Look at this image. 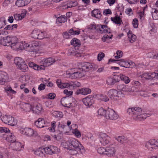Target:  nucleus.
Instances as JSON below:
<instances>
[{"label":"nucleus","mask_w":158,"mask_h":158,"mask_svg":"<svg viewBox=\"0 0 158 158\" xmlns=\"http://www.w3.org/2000/svg\"><path fill=\"white\" fill-rule=\"evenodd\" d=\"M46 122L43 118H39L35 123V125L38 128H43L46 126Z\"/></svg>","instance_id":"nucleus-24"},{"label":"nucleus","mask_w":158,"mask_h":158,"mask_svg":"<svg viewBox=\"0 0 158 158\" xmlns=\"http://www.w3.org/2000/svg\"><path fill=\"white\" fill-rule=\"evenodd\" d=\"M0 132L1 133L5 132L8 133L10 132V131L7 128L5 127H0Z\"/></svg>","instance_id":"nucleus-59"},{"label":"nucleus","mask_w":158,"mask_h":158,"mask_svg":"<svg viewBox=\"0 0 158 158\" xmlns=\"http://www.w3.org/2000/svg\"><path fill=\"white\" fill-rule=\"evenodd\" d=\"M26 12L21 13L20 14L17 13H14L13 15L14 19L17 21L21 20L23 19L26 15Z\"/></svg>","instance_id":"nucleus-27"},{"label":"nucleus","mask_w":158,"mask_h":158,"mask_svg":"<svg viewBox=\"0 0 158 158\" xmlns=\"http://www.w3.org/2000/svg\"><path fill=\"white\" fill-rule=\"evenodd\" d=\"M14 63L15 64L18 66H19L22 63H23L25 61L20 57H16L14 60Z\"/></svg>","instance_id":"nucleus-35"},{"label":"nucleus","mask_w":158,"mask_h":158,"mask_svg":"<svg viewBox=\"0 0 158 158\" xmlns=\"http://www.w3.org/2000/svg\"><path fill=\"white\" fill-rule=\"evenodd\" d=\"M54 114L55 117L59 118H62L63 116V113L61 112H56Z\"/></svg>","instance_id":"nucleus-53"},{"label":"nucleus","mask_w":158,"mask_h":158,"mask_svg":"<svg viewBox=\"0 0 158 158\" xmlns=\"http://www.w3.org/2000/svg\"><path fill=\"white\" fill-rule=\"evenodd\" d=\"M6 139L9 142L11 143L15 142L16 140L15 136L12 133H11L10 134L8 135L7 136Z\"/></svg>","instance_id":"nucleus-32"},{"label":"nucleus","mask_w":158,"mask_h":158,"mask_svg":"<svg viewBox=\"0 0 158 158\" xmlns=\"http://www.w3.org/2000/svg\"><path fill=\"white\" fill-rule=\"evenodd\" d=\"M46 153L45 148H40L36 149L34 152V153L38 156L43 157L44 153Z\"/></svg>","instance_id":"nucleus-26"},{"label":"nucleus","mask_w":158,"mask_h":158,"mask_svg":"<svg viewBox=\"0 0 158 158\" xmlns=\"http://www.w3.org/2000/svg\"><path fill=\"white\" fill-rule=\"evenodd\" d=\"M99 139L101 143L105 146L111 141L110 137L104 133H101L99 136Z\"/></svg>","instance_id":"nucleus-8"},{"label":"nucleus","mask_w":158,"mask_h":158,"mask_svg":"<svg viewBox=\"0 0 158 158\" xmlns=\"http://www.w3.org/2000/svg\"><path fill=\"white\" fill-rule=\"evenodd\" d=\"M82 101L84 104L87 106H92L94 102L93 98L89 96L83 98Z\"/></svg>","instance_id":"nucleus-19"},{"label":"nucleus","mask_w":158,"mask_h":158,"mask_svg":"<svg viewBox=\"0 0 158 158\" xmlns=\"http://www.w3.org/2000/svg\"><path fill=\"white\" fill-rule=\"evenodd\" d=\"M116 56H115L114 57L116 59H119L122 56L123 52L122 51L118 50L117 51L116 53Z\"/></svg>","instance_id":"nucleus-56"},{"label":"nucleus","mask_w":158,"mask_h":158,"mask_svg":"<svg viewBox=\"0 0 158 158\" xmlns=\"http://www.w3.org/2000/svg\"><path fill=\"white\" fill-rule=\"evenodd\" d=\"M100 27V25L97 26H95L94 24L90 25L88 26V28L90 30H94L96 29L97 31H99V28Z\"/></svg>","instance_id":"nucleus-52"},{"label":"nucleus","mask_w":158,"mask_h":158,"mask_svg":"<svg viewBox=\"0 0 158 158\" xmlns=\"http://www.w3.org/2000/svg\"><path fill=\"white\" fill-rule=\"evenodd\" d=\"M157 50H153L148 53V56L150 58L154 59V56H156Z\"/></svg>","instance_id":"nucleus-49"},{"label":"nucleus","mask_w":158,"mask_h":158,"mask_svg":"<svg viewBox=\"0 0 158 158\" xmlns=\"http://www.w3.org/2000/svg\"><path fill=\"white\" fill-rule=\"evenodd\" d=\"M111 19L114 23L118 26H120L121 23H123L122 19L118 15H116L114 17H111Z\"/></svg>","instance_id":"nucleus-29"},{"label":"nucleus","mask_w":158,"mask_h":158,"mask_svg":"<svg viewBox=\"0 0 158 158\" xmlns=\"http://www.w3.org/2000/svg\"><path fill=\"white\" fill-rule=\"evenodd\" d=\"M112 36L113 35H112L110 36L108 35H105L102 38V40L104 42L106 41L107 42H109V40L111 39Z\"/></svg>","instance_id":"nucleus-50"},{"label":"nucleus","mask_w":158,"mask_h":158,"mask_svg":"<svg viewBox=\"0 0 158 158\" xmlns=\"http://www.w3.org/2000/svg\"><path fill=\"white\" fill-rule=\"evenodd\" d=\"M105 55L102 52L99 53L98 55V60L99 61H101L102 58L104 57Z\"/></svg>","instance_id":"nucleus-64"},{"label":"nucleus","mask_w":158,"mask_h":158,"mask_svg":"<svg viewBox=\"0 0 158 158\" xmlns=\"http://www.w3.org/2000/svg\"><path fill=\"white\" fill-rule=\"evenodd\" d=\"M106 150V148H105L103 147H100L98 149V152L100 154L105 155Z\"/></svg>","instance_id":"nucleus-54"},{"label":"nucleus","mask_w":158,"mask_h":158,"mask_svg":"<svg viewBox=\"0 0 158 158\" xmlns=\"http://www.w3.org/2000/svg\"><path fill=\"white\" fill-rule=\"evenodd\" d=\"M80 64L81 68L71 69L72 70V72L68 74L70 78L72 79L81 78L85 75L84 71L85 72L89 70L93 71L94 70V64L92 63L83 62L80 63Z\"/></svg>","instance_id":"nucleus-2"},{"label":"nucleus","mask_w":158,"mask_h":158,"mask_svg":"<svg viewBox=\"0 0 158 158\" xmlns=\"http://www.w3.org/2000/svg\"><path fill=\"white\" fill-rule=\"evenodd\" d=\"M106 150L105 155L110 157L114 156L116 151V148L112 145L106 147Z\"/></svg>","instance_id":"nucleus-14"},{"label":"nucleus","mask_w":158,"mask_h":158,"mask_svg":"<svg viewBox=\"0 0 158 158\" xmlns=\"http://www.w3.org/2000/svg\"><path fill=\"white\" fill-rule=\"evenodd\" d=\"M118 61L117 63L120 66L126 68H132L135 65V63L131 61L121 60H118Z\"/></svg>","instance_id":"nucleus-11"},{"label":"nucleus","mask_w":158,"mask_h":158,"mask_svg":"<svg viewBox=\"0 0 158 158\" xmlns=\"http://www.w3.org/2000/svg\"><path fill=\"white\" fill-rule=\"evenodd\" d=\"M67 18L65 15H61L57 18L56 19V22H58L59 23H65L67 21Z\"/></svg>","instance_id":"nucleus-41"},{"label":"nucleus","mask_w":158,"mask_h":158,"mask_svg":"<svg viewBox=\"0 0 158 158\" xmlns=\"http://www.w3.org/2000/svg\"><path fill=\"white\" fill-rule=\"evenodd\" d=\"M73 132L76 137L78 138L80 137L81 136V133L77 129H75Z\"/></svg>","instance_id":"nucleus-57"},{"label":"nucleus","mask_w":158,"mask_h":158,"mask_svg":"<svg viewBox=\"0 0 158 158\" xmlns=\"http://www.w3.org/2000/svg\"><path fill=\"white\" fill-rule=\"evenodd\" d=\"M106 110H104L102 108H100L98 111V115L101 116L106 115Z\"/></svg>","instance_id":"nucleus-47"},{"label":"nucleus","mask_w":158,"mask_h":158,"mask_svg":"<svg viewBox=\"0 0 158 158\" xmlns=\"http://www.w3.org/2000/svg\"><path fill=\"white\" fill-rule=\"evenodd\" d=\"M154 73H145L140 75L141 78L143 79H145L147 81H151L153 80L155 75Z\"/></svg>","instance_id":"nucleus-20"},{"label":"nucleus","mask_w":158,"mask_h":158,"mask_svg":"<svg viewBox=\"0 0 158 158\" xmlns=\"http://www.w3.org/2000/svg\"><path fill=\"white\" fill-rule=\"evenodd\" d=\"M18 68L23 71H26L28 68L27 65L26 64L25 62L22 63L19 66H18Z\"/></svg>","instance_id":"nucleus-45"},{"label":"nucleus","mask_w":158,"mask_h":158,"mask_svg":"<svg viewBox=\"0 0 158 158\" xmlns=\"http://www.w3.org/2000/svg\"><path fill=\"white\" fill-rule=\"evenodd\" d=\"M35 109L36 110V113L40 112L42 110V105L40 104L37 105L35 107Z\"/></svg>","instance_id":"nucleus-63"},{"label":"nucleus","mask_w":158,"mask_h":158,"mask_svg":"<svg viewBox=\"0 0 158 158\" xmlns=\"http://www.w3.org/2000/svg\"><path fill=\"white\" fill-rule=\"evenodd\" d=\"M10 146L13 150L18 151H19L23 147V146L20 142L16 141L11 143Z\"/></svg>","instance_id":"nucleus-25"},{"label":"nucleus","mask_w":158,"mask_h":158,"mask_svg":"<svg viewBox=\"0 0 158 158\" xmlns=\"http://www.w3.org/2000/svg\"><path fill=\"white\" fill-rule=\"evenodd\" d=\"M151 13L153 19H158V10L156 9L153 8L152 9Z\"/></svg>","instance_id":"nucleus-36"},{"label":"nucleus","mask_w":158,"mask_h":158,"mask_svg":"<svg viewBox=\"0 0 158 158\" xmlns=\"http://www.w3.org/2000/svg\"><path fill=\"white\" fill-rule=\"evenodd\" d=\"M143 112L141 108L137 107L129 108L127 110V113L131 115L133 119L136 121L143 120L151 115V113Z\"/></svg>","instance_id":"nucleus-3"},{"label":"nucleus","mask_w":158,"mask_h":158,"mask_svg":"<svg viewBox=\"0 0 158 158\" xmlns=\"http://www.w3.org/2000/svg\"><path fill=\"white\" fill-rule=\"evenodd\" d=\"M69 33L72 35H78L80 33V30L71 28L69 30Z\"/></svg>","instance_id":"nucleus-42"},{"label":"nucleus","mask_w":158,"mask_h":158,"mask_svg":"<svg viewBox=\"0 0 158 158\" xmlns=\"http://www.w3.org/2000/svg\"><path fill=\"white\" fill-rule=\"evenodd\" d=\"M92 16L97 18L99 19L101 16V14L98 9H95L92 12Z\"/></svg>","instance_id":"nucleus-33"},{"label":"nucleus","mask_w":158,"mask_h":158,"mask_svg":"<svg viewBox=\"0 0 158 158\" xmlns=\"http://www.w3.org/2000/svg\"><path fill=\"white\" fill-rule=\"evenodd\" d=\"M120 93L116 89H111L108 92L107 95L111 98L117 100L119 99V95Z\"/></svg>","instance_id":"nucleus-15"},{"label":"nucleus","mask_w":158,"mask_h":158,"mask_svg":"<svg viewBox=\"0 0 158 158\" xmlns=\"http://www.w3.org/2000/svg\"><path fill=\"white\" fill-rule=\"evenodd\" d=\"M62 145L64 148L69 150L68 152L71 155H76L84 151V148L82 145L74 138H71L67 141L62 142Z\"/></svg>","instance_id":"nucleus-1"},{"label":"nucleus","mask_w":158,"mask_h":158,"mask_svg":"<svg viewBox=\"0 0 158 158\" xmlns=\"http://www.w3.org/2000/svg\"><path fill=\"white\" fill-rule=\"evenodd\" d=\"M24 49L28 52H36V46L35 44L26 43L24 44Z\"/></svg>","instance_id":"nucleus-16"},{"label":"nucleus","mask_w":158,"mask_h":158,"mask_svg":"<svg viewBox=\"0 0 158 158\" xmlns=\"http://www.w3.org/2000/svg\"><path fill=\"white\" fill-rule=\"evenodd\" d=\"M1 120L5 123L13 126L16 125L17 123L16 121L15 120L14 118L10 115L3 116Z\"/></svg>","instance_id":"nucleus-6"},{"label":"nucleus","mask_w":158,"mask_h":158,"mask_svg":"<svg viewBox=\"0 0 158 158\" xmlns=\"http://www.w3.org/2000/svg\"><path fill=\"white\" fill-rule=\"evenodd\" d=\"M14 0H5L3 2V6H6L13 2Z\"/></svg>","instance_id":"nucleus-62"},{"label":"nucleus","mask_w":158,"mask_h":158,"mask_svg":"<svg viewBox=\"0 0 158 158\" xmlns=\"http://www.w3.org/2000/svg\"><path fill=\"white\" fill-rule=\"evenodd\" d=\"M71 44L75 47L78 46L80 45V41L78 39L74 38L71 40Z\"/></svg>","instance_id":"nucleus-40"},{"label":"nucleus","mask_w":158,"mask_h":158,"mask_svg":"<svg viewBox=\"0 0 158 158\" xmlns=\"http://www.w3.org/2000/svg\"><path fill=\"white\" fill-rule=\"evenodd\" d=\"M45 150L46 154L51 155L57 153L59 152L60 150L56 146L54 145H50L45 148Z\"/></svg>","instance_id":"nucleus-12"},{"label":"nucleus","mask_w":158,"mask_h":158,"mask_svg":"<svg viewBox=\"0 0 158 158\" xmlns=\"http://www.w3.org/2000/svg\"><path fill=\"white\" fill-rule=\"evenodd\" d=\"M128 37V40L131 43H133L136 41V36L135 35L133 34L132 31H129L127 33Z\"/></svg>","instance_id":"nucleus-30"},{"label":"nucleus","mask_w":158,"mask_h":158,"mask_svg":"<svg viewBox=\"0 0 158 158\" xmlns=\"http://www.w3.org/2000/svg\"><path fill=\"white\" fill-rule=\"evenodd\" d=\"M15 4L19 7H23L26 5L24 0H17Z\"/></svg>","instance_id":"nucleus-46"},{"label":"nucleus","mask_w":158,"mask_h":158,"mask_svg":"<svg viewBox=\"0 0 158 158\" xmlns=\"http://www.w3.org/2000/svg\"><path fill=\"white\" fill-rule=\"evenodd\" d=\"M114 138L115 140L120 143H123L126 142V139L123 136H116L114 137Z\"/></svg>","instance_id":"nucleus-39"},{"label":"nucleus","mask_w":158,"mask_h":158,"mask_svg":"<svg viewBox=\"0 0 158 158\" xmlns=\"http://www.w3.org/2000/svg\"><path fill=\"white\" fill-rule=\"evenodd\" d=\"M151 140L149 142H147L145 144V147L150 151H152L153 148H154V146L152 144Z\"/></svg>","instance_id":"nucleus-43"},{"label":"nucleus","mask_w":158,"mask_h":158,"mask_svg":"<svg viewBox=\"0 0 158 158\" xmlns=\"http://www.w3.org/2000/svg\"><path fill=\"white\" fill-rule=\"evenodd\" d=\"M5 90L6 92H9L10 93H11L12 94H15L16 92L13 90L11 87H6L5 88Z\"/></svg>","instance_id":"nucleus-60"},{"label":"nucleus","mask_w":158,"mask_h":158,"mask_svg":"<svg viewBox=\"0 0 158 158\" xmlns=\"http://www.w3.org/2000/svg\"><path fill=\"white\" fill-rule=\"evenodd\" d=\"M132 84L133 85L137 87V88L135 87L136 88H138V89H141L142 90H144L145 91V92H144L143 91L142 92H141V93L142 94H144V95L143 96L144 97H145L146 95V94H145V93L146 92V90L145 89H143L142 88H138V87L140 86V85H141V84L139 83V81H133L132 83Z\"/></svg>","instance_id":"nucleus-44"},{"label":"nucleus","mask_w":158,"mask_h":158,"mask_svg":"<svg viewBox=\"0 0 158 158\" xmlns=\"http://www.w3.org/2000/svg\"><path fill=\"white\" fill-rule=\"evenodd\" d=\"M152 144H153L154 147V148L155 149H156L158 147V139L156 140L155 139H152L151 140Z\"/></svg>","instance_id":"nucleus-58"},{"label":"nucleus","mask_w":158,"mask_h":158,"mask_svg":"<svg viewBox=\"0 0 158 158\" xmlns=\"http://www.w3.org/2000/svg\"><path fill=\"white\" fill-rule=\"evenodd\" d=\"M118 80L114 77H109L107 79L106 84L109 85H114L116 83L118 82Z\"/></svg>","instance_id":"nucleus-31"},{"label":"nucleus","mask_w":158,"mask_h":158,"mask_svg":"<svg viewBox=\"0 0 158 158\" xmlns=\"http://www.w3.org/2000/svg\"><path fill=\"white\" fill-rule=\"evenodd\" d=\"M63 36L65 39H69L71 38L72 35L69 33V30L68 32H65L63 33Z\"/></svg>","instance_id":"nucleus-55"},{"label":"nucleus","mask_w":158,"mask_h":158,"mask_svg":"<svg viewBox=\"0 0 158 158\" xmlns=\"http://www.w3.org/2000/svg\"><path fill=\"white\" fill-rule=\"evenodd\" d=\"M106 114L105 117L107 119L112 120H116L118 117V115L115 113V111L110 109L108 108L106 109Z\"/></svg>","instance_id":"nucleus-7"},{"label":"nucleus","mask_w":158,"mask_h":158,"mask_svg":"<svg viewBox=\"0 0 158 158\" xmlns=\"http://www.w3.org/2000/svg\"><path fill=\"white\" fill-rule=\"evenodd\" d=\"M56 83L57 86L61 89L69 88L70 89H73L74 88L78 87L81 85V83L77 81H76L72 83H62L60 80H58Z\"/></svg>","instance_id":"nucleus-4"},{"label":"nucleus","mask_w":158,"mask_h":158,"mask_svg":"<svg viewBox=\"0 0 158 158\" xmlns=\"http://www.w3.org/2000/svg\"><path fill=\"white\" fill-rule=\"evenodd\" d=\"M70 98L69 97H65L62 98L61 102L63 105L68 108H70L71 107L74 106V104L71 102H69Z\"/></svg>","instance_id":"nucleus-18"},{"label":"nucleus","mask_w":158,"mask_h":158,"mask_svg":"<svg viewBox=\"0 0 158 158\" xmlns=\"http://www.w3.org/2000/svg\"><path fill=\"white\" fill-rule=\"evenodd\" d=\"M132 24L134 28H137L138 26V19L136 18L134 19L133 20Z\"/></svg>","instance_id":"nucleus-61"},{"label":"nucleus","mask_w":158,"mask_h":158,"mask_svg":"<svg viewBox=\"0 0 158 158\" xmlns=\"http://www.w3.org/2000/svg\"><path fill=\"white\" fill-rule=\"evenodd\" d=\"M77 54H79L77 52L76 53L75 48L74 47L70 48L68 50V55L70 56H74Z\"/></svg>","instance_id":"nucleus-38"},{"label":"nucleus","mask_w":158,"mask_h":158,"mask_svg":"<svg viewBox=\"0 0 158 158\" xmlns=\"http://www.w3.org/2000/svg\"><path fill=\"white\" fill-rule=\"evenodd\" d=\"M19 131L20 133L29 137L34 136L36 132L33 129L28 127L22 128Z\"/></svg>","instance_id":"nucleus-9"},{"label":"nucleus","mask_w":158,"mask_h":158,"mask_svg":"<svg viewBox=\"0 0 158 158\" xmlns=\"http://www.w3.org/2000/svg\"><path fill=\"white\" fill-rule=\"evenodd\" d=\"M44 33V32L40 31L37 29H35L31 32V36L34 39H42L45 37Z\"/></svg>","instance_id":"nucleus-10"},{"label":"nucleus","mask_w":158,"mask_h":158,"mask_svg":"<svg viewBox=\"0 0 158 158\" xmlns=\"http://www.w3.org/2000/svg\"><path fill=\"white\" fill-rule=\"evenodd\" d=\"M55 62V60L54 59L49 57L43 59L40 61V63L44 66H47L51 65Z\"/></svg>","instance_id":"nucleus-17"},{"label":"nucleus","mask_w":158,"mask_h":158,"mask_svg":"<svg viewBox=\"0 0 158 158\" xmlns=\"http://www.w3.org/2000/svg\"><path fill=\"white\" fill-rule=\"evenodd\" d=\"M6 20L4 17L0 18V29L6 25Z\"/></svg>","instance_id":"nucleus-51"},{"label":"nucleus","mask_w":158,"mask_h":158,"mask_svg":"<svg viewBox=\"0 0 158 158\" xmlns=\"http://www.w3.org/2000/svg\"><path fill=\"white\" fill-rule=\"evenodd\" d=\"M24 105V108L23 109L25 111L29 112L32 110L33 112H34V110L32 109L33 106L31 105L28 103H25Z\"/></svg>","instance_id":"nucleus-34"},{"label":"nucleus","mask_w":158,"mask_h":158,"mask_svg":"<svg viewBox=\"0 0 158 158\" xmlns=\"http://www.w3.org/2000/svg\"><path fill=\"white\" fill-rule=\"evenodd\" d=\"M99 31L101 33H110V29L108 28L107 26L106 25H100Z\"/></svg>","instance_id":"nucleus-28"},{"label":"nucleus","mask_w":158,"mask_h":158,"mask_svg":"<svg viewBox=\"0 0 158 158\" xmlns=\"http://www.w3.org/2000/svg\"><path fill=\"white\" fill-rule=\"evenodd\" d=\"M119 76L121 79L126 84L128 83L130 81V80L129 77L123 74H120L119 75Z\"/></svg>","instance_id":"nucleus-37"},{"label":"nucleus","mask_w":158,"mask_h":158,"mask_svg":"<svg viewBox=\"0 0 158 158\" xmlns=\"http://www.w3.org/2000/svg\"><path fill=\"white\" fill-rule=\"evenodd\" d=\"M91 92V89L88 88H83L81 89H77L76 91V94L79 95L81 94L85 95L90 94Z\"/></svg>","instance_id":"nucleus-21"},{"label":"nucleus","mask_w":158,"mask_h":158,"mask_svg":"<svg viewBox=\"0 0 158 158\" xmlns=\"http://www.w3.org/2000/svg\"><path fill=\"white\" fill-rule=\"evenodd\" d=\"M8 77L7 74L3 72H0V84L4 85Z\"/></svg>","instance_id":"nucleus-23"},{"label":"nucleus","mask_w":158,"mask_h":158,"mask_svg":"<svg viewBox=\"0 0 158 158\" xmlns=\"http://www.w3.org/2000/svg\"><path fill=\"white\" fill-rule=\"evenodd\" d=\"M56 125V122H55L53 121L52 122L51 127L48 128V130L51 132H55Z\"/></svg>","instance_id":"nucleus-48"},{"label":"nucleus","mask_w":158,"mask_h":158,"mask_svg":"<svg viewBox=\"0 0 158 158\" xmlns=\"http://www.w3.org/2000/svg\"><path fill=\"white\" fill-rule=\"evenodd\" d=\"M123 91L125 92H139V94L140 96H144V95L143 94H142L141 93V92H145L144 90H142L141 89H138L135 88V86L131 87L128 86L127 85H125V87L124 88Z\"/></svg>","instance_id":"nucleus-13"},{"label":"nucleus","mask_w":158,"mask_h":158,"mask_svg":"<svg viewBox=\"0 0 158 158\" xmlns=\"http://www.w3.org/2000/svg\"><path fill=\"white\" fill-rule=\"evenodd\" d=\"M17 41L14 43H12L11 45V47L14 49H17L19 50H22L24 49V44L20 43L17 42Z\"/></svg>","instance_id":"nucleus-22"},{"label":"nucleus","mask_w":158,"mask_h":158,"mask_svg":"<svg viewBox=\"0 0 158 158\" xmlns=\"http://www.w3.org/2000/svg\"><path fill=\"white\" fill-rule=\"evenodd\" d=\"M15 41H17V39L15 36H6L3 37L0 40V44L4 46H8L10 44V43H14Z\"/></svg>","instance_id":"nucleus-5"}]
</instances>
